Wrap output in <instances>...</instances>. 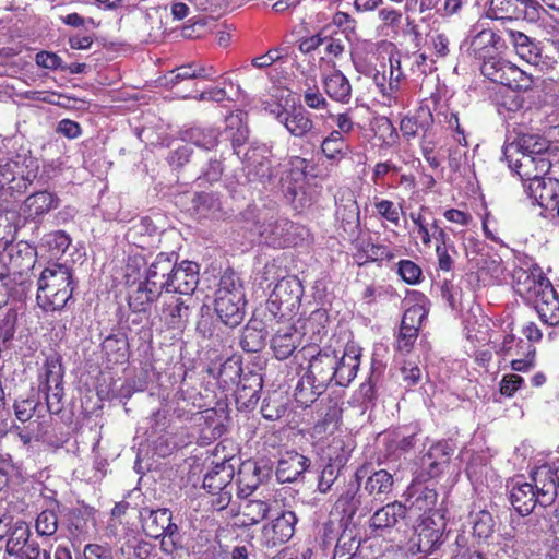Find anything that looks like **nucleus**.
I'll return each instance as SVG.
<instances>
[{
  "instance_id": "a878e982",
  "label": "nucleus",
  "mask_w": 559,
  "mask_h": 559,
  "mask_svg": "<svg viewBox=\"0 0 559 559\" xmlns=\"http://www.w3.org/2000/svg\"><path fill=\"white\" fill-rule=\"evenodd\" d=\"M177 260L178 255L175 252L157 254L146 272L145 281L148 285L157 287L163 293L165 290L163 282H166L167 277L171 276Z\"/></svg>"
},
{
  "instance_id": "a211bd4d",
  "label": "nucleus",
  "mask_w": 559,
  "mask_h": 559,
  "mask_svg": "<svg viewBox=\"0 0 559 559\" xmlns=\"http://www.w3.org/2000/svg\"><path fill=\"white\" fill-rule=\"evenodd\" d=\"M542 492L538 487L530 483L516 481L510 491V502L521 515H528L537 503L542 507L548 504L542 502Z\"/></svg>"
},
{
  "instance_id": "79ce46f5",
  "label": "nucleus",
  "mask_w": 559,
  "mask_h": 559,
  "mask_svg": "<svg viewBox=\"0 0 559 559\" xmlns=\"http://www.w3.org/2000/svg\"><path fill=\"white\" fill-rule=\"evenodd\" d=\"M337 364L338 366H335V384L347 386L357 374L359 356L354 350L344 353L341 358L337 356Z\"/></svg>"
},
{
  "instance_id": "37998d69",
  "label": "nucleus",
  "mask_w": 559,
  "mask_h": 559,
  "mask_svg": "<svg viewBox=\"0 0 559 559\" xmlns=\"http://www.w3.org/2000/svg\"><path fill=\"white\" fill-rule=\"evenodd\" d=\"M536 348L533 344L519 338L510 353L511 368L514 371H527L535 365Z\"/></svg>"
},
{
  "instance_id": "6e6d98bb",
  "label": "nucleus",
  "mask_w": 559,
  "mask_h": 559,
  "mask_svg": "<svg viewBox=\"0 0 559 559\" xmlns=\"http://www.w3.org/2000/svg\"><path fill=\"white\" fill-rule=\"evenodd\" d=\"M438 493L436 489L424 487L417 492L412 506L416 509L424 511V515L432 514L433 511H438L435 509L437 503Z\"/></svg>"
},
{
  "instance_id": "412c9836",
  "label": "nucleus",
  "mask_w": 559,
  "mask_h": 559,
  "mask_svg": "<svg viewBox=\"0 0 559 559\" xmlns=\"http://www.w3.org/2000/svg\"><path fill=\"white\" fill-rule=\"evenodd\" d=\"M406 514L407 509L403 503L399 501L388 503L372 514L369 520L370 527L380 534L390 532L405 520Z\"/></svg>"
},
{
  "instance_id": "a18cd8bd",
  "label": "nucleus",
  "mask_w": 559,
  "mask_h": 559,
  "mask_svg": "<svg viewBox=\"0 0 559 559\" xmlns=\"http://www.w3.org/2000/svg\"><path fill=\"white\" fill-rule=\"evenodd\" d=\"M102 348L109 364H123L128 360V342L122 335L107 336Z\"/></svg>"
},
{
  "instance_id": "774afa93",
  "label": "nucleus",
  "mask_w": 559,
  "mask_h": 559,
  "mask_svg": "<svg viewBox=\"0 0 559 559\" xmlns=\"http://www.w3.org/2000/svg\"><path fill=\"white\" fill-rule=\"evenodd\" d=\"M429 45L437 58L444 59L450 55V39L443 33H436L430 35Z\"/></svg>"
},
{
  "instance_id": "7c9ffc66",
  "label": "nucleus",
  "mask_w": 559,
  "mask_h": 559,
  "mask_svg": "<svg viewBox=\"0 0 559 559\" xmlns=\"http://www.w3.org/2000/svg\"><path fill=\"white\" fill-rule=\"evenodd\" d=\"M241 372V362L237 357H229L219 366L212 365L207 368V373L217 379L219 385L224 389L239 385Z\"/></svg>"
},
{
  "instance_id": "58836bf2",
  "label": "nucleus",
  "mask_w": 559,
  "mask_h": 559,
  "mask_svg": "<svg viewBox=\"0 0 559 559\" xmlns=\"http://www.w3.org/2000/svg\"><path fill=\"white\" fill-rule=\"evenodd\" d=\"M493 48L495 50H501L506 48V38L500 34L495 33L491 29H483L478 32L471 43V50L475 57L486 59L487 49Z\"/></svg>"
},
{
  "instance_id": "c03bdc74",
  "label": "nucleus",
  "mask_w": 559,
  "mask_h": 559,
  "mask_svg": "<svg viewBox=\"0 0 559 559\" xmlns=\"http://www.w3.org/2000/svg\"><path fill=\"white\" fill-rule=\"evenodd\" d=\"M57 509H59V502L53 501L51 508H47L37 514L34 526L39 537H52L56 535L59 527Z\"/></svg>"
},
{
  "instance_id": "9b49d317",
  "label": "nucleus",
  "mask_w": 559,
  "mask_h": 559,
  "mask_svg": "<svg viewBox=\"0 0 559 559\" xmlns=\"http://www.w3.org/2000/svg\"><path fill=\"white\" fill-rule=\"evenodd\" d=\"M297 516L293 511H284L261 531L260 542L265 548H275L287 543L295 533Z\"/></svg>"
},
{
  "instance_id": "5fc2aeb1",
  "label": "nucleus",
  "mask_w": 559,
  "mask_h": 559,
  "mask_svg": "<svg viewBox=\"0 0 559 559\" xmlns=\"http://www.w3.org/2000/svg\"><path fill=\"white\" fill-rule=\"evenodd\" d=\"M346 150L347 145L341 131H332L321 143V151L329 159H341Z\"/></svg>"
},
{
  "instance_id": "423d86ee",
  "label": "nucleus",
  "mask_w": 559,
  "mask_h": 559,
  "mask_svg": "<svg viewBox=\"0 0 559 559\" xmlns=\"http://www.w3.org/2000/svg\"><path fill=\"white\" fill-rule=\"evenodd\" d=\"M271 112L275 116L276 120L285 127L288 133L295 138L318 141L319 132L310 117V114L302 107H292L286 109L280 105L275 106Z\"/></svg>"
},
{
  "instance_id": "72a5a7b5",
  "label": "nucleus",
  "mask_w": 559,
  "mask_h": 559,
  "mask_svg": "<svg viewBox=\"0 0 559 559\" xmlns=\"http://www.w3.org/2000/svg\"><path fill=\"white\" fill-rule=\"evenodd\" d=\"M530 0H491L488 16L495 20H518L526 14Z\"/></svg>"
},
{
  "instance_id": "338daca9",
  "label": "nucleus",
  "mask_w": 559,
  "mask_h": 559,
  "mask_svg": "<svg viewBox=\"0 0 559 559\" xmlns=\"http://www.w3.org/2000/svg\"><path fill=\"white\" fill-rule=\"evenodd\" d=\"M286 412L283 403H280L275 397L269 396L263 400L261 406L262 416L269 420H276L281 418Z\"/></svg>"
},
{
  "instance_id": "603ef678",
  "label": "nucleus",
  "mask_w": 559,
  "mask_h": 559,
  "mask_svg": "<svg viewBox=\"0 0 559 559\" xmlns=\"http://www.w3.org/2000/svg\"><path fill=\"white\" fill-rule=\"evenodd\" d=\"M341 415L342 409L336 403L329 405L322 417L314 425V433L319 436L332 435L338 428Z\"/></svg>"
},
{
  "instance_id": "2eb2a0df",
  "label": "nucleus",
  "mask_w": 559,
  "mask_h": 559,
  "mask_svg": "<svg viewBox=\"0 0 559 559\" xmlns=\"http://www.w3.org/2000/svg\"><path fill=\"white\" fill-rule=\"evenodd\" d=\"M193 296H166L164 299L163 318L170 329L182 330L189 320L191 310L195 307Z\"/></svg>"
},
{
  "instance_id": "9d476101",
  "label": "nucleus",
  "mask_w": 559,
  "mask_h": 559,
  "mask_svg": "<svg viewBox=\"0 0 559 559\" xmlns=\"http://www.w3.org/2000/svg\"><path fill=\"white\" fill-rule=\"evenodd\" d=\"M325 456L328 463L324 465L318 480V490L326 493L338 478L342 468L346 465L349 452L344 449V441L334 439L328 447Z\"/></svg>"
},
{
  "instance_id": "20e7f679",
  "label": "nucleus",
  "mask_w": 559,
  "mask_h": 559,
  "mask_svg": "<svg viewBox=\"0 0 559 559\" xmlns=\"http://www.w3.org/2000/svg\"><path fill=\"white\" fill-rule=\"evenodd\" d=\"M39 165L31 151L21 147L0 160V188H8L12 194L26 192L37 177Z\"/></svg>"
},
{
  "instance_id": "c9c22d12",
  "label": "nucleus",
  "mask_w": 559,
  "mask_h": 559,
  "mask_svg": "<svg viewBox=\"0 0 559 559\" xmlns=\"http://www.w3.org/2000/svg\"><path fill=\"white\" fill-rule=\"evenodd\" d=\"M162 296V292L157 287L141 282L138 287L129 293L128 304L133 312H146L152 304Z\"/></svg>"
},
{
  "instance_id": "39448f33",
  "label": "nucleus",
  "mask_w": 559,
  "mask_h": 559,
  "mask_svg": "<svg viewBox=\"0 0 559 559\" xmlns=\"http://www.w3.org/2000/svg\"><path fill=\"white\" fill-rule=\"evenodd\" d=\"M445 526V519L441 511L423 515L409 540L411 550L416 548L418 552L431 554L441 544Z\"/></svg>"
},
{
  "instance_id": "f3484780",
  "label": "nucleus",
  "mask_w": 559,
  "mask_h": 559,
  "mask_svg": "<svg viewBox=\"0 0 559 559\" xmlns=\"http://www.w3.org/2000/svg\"><path fill=\"white\" fill-rule=\"evenodd\" d=\"M527 195L546 210L559 209V180L542 177L530 183H524Z\"/></svg>"
},
{
  "instance_id": "1a4fd4ad",
  "label": "nucleus",
  "mask_w": 559,
  "mask_h": 559,
  "mask_svg": "<svg viewBox=\"0 0 559 559\" xmlns=\"http://www.w3.org/2000/svg\"><path fill=\"white\" fill-rule=\"evenodd\" d=\"M270 154L271 151L265 144L251 143L242 158L249 181L265 183L274 177Z\"/></svg>"
},
{
  "instance_id": "bb28decb",
  "label": "nucleus",
  "mask_w": 559,
  "mask_h": 559,
  "mask_svg": "<svg viewBox=\"0 0 559 559\" xmlns=\"http://www.w3.org/2000/svg\"><path fill=\"white\" fill-rule=\"evenodd\" d=\"M139 516L145 534L151 538L158 539L164 534L163 528L169 518H173V513L167 508L152 509L142 507L139 511Z\"/></svg>"
},
{
  "instance_id": "e2e57ef3",
  "label": "nucleus",
  "mask_w": 559,
  "mask_h": 559,
  "mask_svg": "<svg viewBox=\"0 0 559 559\" xmlns=\"http://www.w3.org/2000/svg\"><path fill=\"white\" fill-rule=\"evenodd\" d=\"M43 554L44 559H50V552L43 550L37 540L33 539L24 547H17L10 557L14 559H40Z\"/></svg>"
},
{
  "instance_id": "864d4df0",
  "label": "nucleus",
  "mask_w": 559,
  "mask_h": 559,
  "mask_svg": "<svg viewBox=\"0 0 559 559\" xmlns=\"http://www.w3.org/2000/svg\"><path fill=\"white\" fill-rule=\"evenodd\" d=\"M360 499L361 497L358 495V486L356 488H349L338 497L335 502V508L341 511L343 518L350 521L361 504Z\"/></svg>"
},
{
  "instance_id": "09e8293b",
  "label": "nucleus",
  "mask_w": 559,
  "mask_h": 559,
  "mask_svg": "<svg viewBox=\"0 0 559 559\" xmlns=\"http://www.w3.org/2000/svg\"><path fill=\"white\" fill-rule=\"evenodd\" d=\"M226 130L230 132L234 153L240 154L239 148L248 141L249 128L243 120V114H231L226 118Z\"/></svg>"
},
{
  "instance_id": "c85d7f7f",
  "label": "nucleus",
  "mask_w": 559,
  "mask_h": 559,
  "mask_svg": "<svg viewBox=\"0 0 559 559\" xmlns=\"http://www.w3.org/2000/svg\"><path fill=\"white\" fill-rule=\"evenodd\" d=\"M59 198L47 190L35 192L24 201L23 211L28 218H36L59 206Z\"/></svg>"
},
{
  "instance_id": "f704fd0d",
  "label": "nucleus",
  "mask_w": 559,
  "mask_h": 559,
  "mask_svg": "<svg viewBox=\"0 0 559 559\" xmlns=\"http://www.w3.org/2000/svg\"><path fill=\"white\" fill-rule=\"evenodd\" d=\"M323 87L328 96L335 102L347 104L352 97V85L340 70L323 76Z\"/></svg>"
},
{
  "instance_id": "f257e3e1",
  "label": "nucleus",
  "mask_w": 559,
  "mask_h": 559,
  "mask_svg": "<svg viewBox=\"0 0 559 559\" xmlns=\"http://www.w3.org/2000/svg\"><path fill=\"white\" fill-rule=\"evenodd\" d=\"M549 142L538 134H521L503 150L509 168L525 183L546 176L551 163L547 156Z\"/></svg>"
},
{
  "instance_id": "4be33fe9",
  "label": "nucleus",
  "mask_w": 559,
  "mask_h": 559,
  "mask_svg": "<svg viewBox=\"0 0 559 559\" xmlns=\"http://www.w3.org/2000/svg\"><path fill=\"white\" fill-rule=\"evenodd\" d=\"M67 530L73 543H82L95 528L90 510L72 508L66 514Z\"/></svg>"
},
{
  "instance_id": "ea45409f",
  "label": "nucleus",
  "mask_w": 559,
  "mask_h": 559,
  "mask_svg": "<svg viewBox=\"0 0 559 559\" xmlns=\"http://www.w3.org/2000/svg\"><path fill=\"white\" fill-rule=\"evenodd\" d=\"M502 36L506 38V44L509 43L514 48L515 52L527 62L535 61L538 57V48L534 41L524 33L513 29L502 31Z\"/></svg>"
},
{
  "instance_id": "de8ad7c7",
  "label": "nucleus",
  "mask_w": 559,
  "mask_h": 559,
  "mask_svg": "<svg viewBox=\"0 0 559 559\" xmlns=\"http://www.w3.org/2000/svg\"><path fill=\"white\" fill-rule=\"evenodd\" d=\"M416 312L415 309H408L403 316L396 345L402 353H409L417 338L418 329L413 324Z\"/></svg>"
},
{
  "instance_id": "bf43d9fd",
  "label": "nucleus",
  "mask_w": 559,
  "mask_h": 559,
  "mask_svg": "<svg viewBox=\"0 0 559 559\" xmlns=\"http://www.w3.org/2000/svg\"><path fill=\"white\" fill-rule=\"evenodd\" d=\"M257 388L247 389L245 384H239L236 390V402L241 408H253L259 402V391L262 388L261 379H257Z\"/></svg>"
},
{
  "instance_id": "2f4dec72",
  "label": "nucleus",
  "mask_w": 559,
  "mask_h": 559,
  "mask_svg": "<svg viewBox=\"0 0 559 559\" xmlns=\"http://www.w3.org/2000/svg\"><path fill=\"white\" fill-rule=\"evenodd\" d=\"M234 476V466L228 461H224L216 464L205 474L203 487L209 493H215L216 490H224L225 488L233 487L231 481Z\"/></svg>"
},
{
  "instance_id": "5701e85b",
  "label": "nucleus",
  "mask_w": 559,
  "mask_h": 559,
  "mask_svg": "<svg viewBox=\"0 0 559 559\" xmlns=\"http://www.w3.org/2000/svg\"><path fill=\"white\" fill-rule=\"evenodd\" d=\"M302 286L296 277H284L277 282L271 295L272 302L292 311L300 304Z\"/></svg>"
},
{
  "instance_id": "7ed1b4c3",
  "label": "nucleus",
  "mask_w": 559,
  "mask_h": 559,
  "mask_svg": "<svg viewBox=\"0 0 559 559\" xmlns=\"http://www.w3.org/2000/svg\"><path fill=\"white\" fill-rule=\"evenodd\" d=\"M245 292L239 276L226 271L219 281L215 298V311L222 322L230 328L239 325L245 318Z\"/></svg>"
},
{
  "instance_id": "e433bc0d",
  "label": "nucleus",
  "mask_w": 559,
  "mask_h": 559,
  "mask_svg": "<svg viewBox=\"0 0 559 559\" xmlns=\"http://www.w3.org/2000/svg\"><path fill=\"white\" fill-rule=\"evenodd\" d=\"M267 475L257 463L247 462L241 465L237 484L239 495L247 497L251 495Z\"/></svg>"
},
{
  "instance_id": "aec40b11",
  "label": "nucleus",
  "mask_w": 559,
  "mask_h": 559,
  "mask_svg": "<svg viewBox=\"0 0 559 559\" xmlns=\"http://www.w3.org/2000/svg\"><path fill=\"white\" fill-rule=\"evenodd\" d=\"M531 477L542 492V502L551 504L559 490V462L537 467Z\"/></svg>"
},
{
  "instance_id": "c756f323",
  "label": "nucleus",
  "mask_w": 559,
  "mask_h": 559,
  "mask_svg": "<svg viewBox=\"0 0 559 559\" xmlns=\"http://www.w3.org/2000/svg\"><path fill=\"white\" fill-rule=\"evenodd\" d=\"M267 335L265 323L259 319H251L242 330L240 346L248 353H258L264 348Z\"/></svg>"
},
{
  "instance_id": "680f3d73",
  "label": "nucleus",
  "mask_w": 559,
  "mask_h": 559,
  "mask_svg": "<svg viewBox=\"0 0 559 559\" xmlns=\"http://www.w3.org/2000/svg\"><path fill=\"white\" fill-rule=\"evenodd\" d=\"M17 527H20V530L15 528V534L10 536V539L5 543L7 555L12 554L17 547H24L33 540V538H31V528L26 522L24 524H19Z\"/></svg>"
},
{
  "instance_id": "4d7b16f0",
  "label": "nucleus",
  "mask_w": 559,
  "mask_h": 559,
  "mask_svg": "<svg viewBox=\"0 0 559 559\" xmlns=\"http://www.w3.org/2000/svg\"><path fill=\"white\" fill-rule=\"evenodd\" d=\"M17 313L15 310H7L0 318V352L2 346H7L15 333Z\"/></svg>"
},
{
  "instance_id": "dca6fc26",
  "label": "nucleus",
  "mask_w": 559,
  "mask_h": 559,
  "mask_svg": "<svg viewBox=\"0 0 559 559\" xmlns=\"http://www.w3.org/2000/svg\"><path fill=\"white\" fill-rule=\"evenodd\" d=\"M355 478L358 484V487L361 486V481L366 478L364 483V490L372 496L374 499L381 500L383 496H388L393 488V476L385 469L374 471L369 474V466H361L355 473Z\"/></svg>"
},
{
  "instance_id": "a19ab883",
  "label": "nucleus",
  "mask_w": 559,
  "mask_h": 559,
  "mask_svg": "<svg viewBox=\"0 0 559 559\" xmlns=\"http://www.w3.org/2000/svg\"><path fill=\"white\" fill-rule=\"evenodd\" d=\"M181 136L198 147L211 151L218 144L219 131L215 128L192 127L182 131Z\"/></svg>"
},
{
  "instance_id": "cd10ccee",
  "label": "nucleus",
  "mask_w": 559,
  "mask_h": 559,
  "mask_svg": "<svg viewBox=\"0 0 559 559\" xmlns=\"http://www.w3.org/2000/svg\"><path fill=\"white\" fill-rule=\"evenodd\" d=\"M335 215L344 231L353 234L359 228L360 211L353 193L343 194L336 201Z\"/></svg>"
},
{
  "instance_id": "3c124183",
  "label": "nucleus",
  "mask_w": 559,
  "mask_h": 559,
  "mask_svg": "<svg viewBox=\"0 0 559 559\" xmlns=\"http://www.w3.org/2000/svg\"><path fill=\"white\" fill-rule=\"evenodd\" d=\"M270 512V506L262 500H249L242 506V525L250 526L260 523Z\"/></svg>"
},
{
  "instance_id": "13d9d810",
  "label": "nucleus",
  "mask_w": 559,
  "mask_h": 559,
  "mask_svg": "<svg viewBox=\"0 0 559 559\" xmlns=\"http://www.w3.org/2000/svg\"><path fill=\"white\" fill-rule=\"evenodd\" d=\"M495 520L490 512L481 510L473 520V532L479 538H488L493 533Z\"/></svg>"
},
{
  "instance_id": "f8f14e48",
  "label": "nucleus",
  "mask_w": 559,
  "mask_h": 559,
  "mask_svg": "<svg viewBox=\"0 0 559 559\" xmlns=\"http://www.w3.org/2000/svg\"><path fill=\"white\" fill-rule=\"evenodd\" d=\"M538 296L535 309L540 320L549 326H559V297L550 282L540 277L537 285L533 281Z\"/></svg>"
},
{
  "instance_id": "4468645a",
  "label": "nucleus",
  "mask_w": 559,
  "mask_h": 559,
  "mask_svg": "<svg viewBox=\"0 0 559 559\" xmlns=\"http://www.w3.org/2000/svg\"><path fill=\"white\" fill-rule=\"evenodd\" d=\"M481 73L495 83L511 88L523 87L520 80L523 79L524 72L508 61L489 58L484 61L481 66Z\"/></svg>"
},
{
  "instance_id": "052dcab7",
  "label": "nucleus",
  "mask_w": 559,
  "mask_h": 559,
  "mask_svg": "<svg viewBox=\"0 0 559 559\" xmlns=\"http://www.w3.org/2000/svg\"><path fill=\"white\" fill-rule=\"evenodd\" d=\"M162 535V548L166 552H173L178 547H181V535L179 533L178 525L173 522V518H169Z\"/></svg>"
},
{
  "instance_id": "6e6552de",
  "label": "nucleus",
  "mask_w": 559,
  "mask_h": 559,
  "mask_svg": "<svg viewBox=\"0 0 559 559\" xmlns=\"http://www.w3.org/2000/svg\"><path fill=\"white\" fill-rule=\"evenodd\" d=\"M44 368L45 374L41 385L46 395L47 408L51 414H59L63 408L62 366L58 358L49 357Z\"/></svg>"
},
{
  "instance_id": "49530a36",
  "label": "nucleus",
  "mask_w": 559,
  "mask_h": 559,
  "mask_svg": "<svg viewBox=\"0 0 559 559\" xmlns=\"http://www.w3.org/2000/svg\"><path fill=\"white\" fill-rule=\"evenodd\" d=\"M433 118L429 109L420 108L412 117L402 119L400 129L405 136H415L420 131L426 132L432 124Z\"/></svg>"
},
{
  "instance_id": "b1692460",
  "label": "nucleus",
  "mask_w": 559,
  "mask_h": 559,
  "mask_svg": "<svg viewBox=\"0 0 559 559\" xmlns=\"http://www.w3.org/2000/svg\"><path fill=\"white\" fill-rule=\"evenodd\" d=\"M453 453L452 445L447 441L433 444L421 457V467L429 478L439 476L448 466Z\"/></svg>"
},
{
  "instance_id": "6ab92c4d",
  "label": "nucleus",
  "mask_w": 559,
  "mask_h": 559,
  "mask_svg": "<svg viewBox=\"0 0 559 559\" xmlns=\"http://www.w3.org/2000/svg\"><path fill=\"white\" fill-rule=\"evenodd\" d=\"M295 226L286 218L271 216L259 226V234L272 246L289 247L293 245L292 229Z\"/></svg>"
},
{
  "instance_id": "8fccbe9b",
  "label": "nucleus",
  "mask_w": 559,
  "mask_h": 559,
  "mask_svg": "<svg viewBox=\"0 0 559 559\" xmlns=\"http://www.w3.org/2000/svg\"><path fill=\"white\" fill-rule=\"evenodd\" d=\"M71 238L63 230H55L45 234L39 242V248L57 257L63 253L70 246Z\"/></svg>"
},
{
  "instance_id": "0e129e2a",
  "label": "nucleus",
  "mask_w": 559,
  "mask_h": 559,
  "mask_svg": "<svg viewBox=\"0 0 559 559\" xmlns=\"http://www.w3.org/2000/svg\"><path fill=\"white\" fill-rule=\"evenodd\" d=\"M399 274L404 282L415 285L420 282L421 269L411 260H402L399 262Z\"/></svg>"
},
{
  "instance_id": "393cba45",
  "label": "nucleus",
  "mask_w": 559,
  "mask_h": 559,
  "mask_svg": "<svg viewBox=\"0 0 559 559\" xmlns=\"http://www.w3.org/2000/svg\"><path fill=\"white\" fill-rule=\"evenodd\" d=\"M310 466V460L298 452H286L278 461L276 477L280 483L297 480Z\"/></svg>"
},
{
  "instance_id": "0eeeda50",
  "label": "nucleus",
  "mask_w": 559,
  "mask_h": 559,
  "mask_svg": "<svg viewBox=\"0 0 559 559\" xmlns=\"http://www.w3.org/2000/svg\"><path fill=\"white\" fill-rule=\"evenodd\" d=\"M335 366L337 364V354L331 348H324L312 356L308 366V381L317 391L313 394H320L335 378Z\"/></svg>"
},
{
  "instance_id": "ddd939ff",
  "label": "nucleus",
  "mask_w": 559,
  "mask_h": 559,
  "mask_svg": "<svg viewBox=\"0 0 559 559\" xmlns=\"http://www.w3.org/2000/svg\"><path fill=\"white\" fill-rule=\"evenodd\" d=\"M199 283V265L195 262H176L175 270L166 282H163L166 293H177L179 296H192Z\"/></svg>"
},
{
  "instance_id": "f03ea898",
  "label": "nucleus",
  "mask_w": 559,
  "mask_h": 559,
  "mask_svg": "<svg viewBox=\"0 0 559 559\" xmlns=\"http://www.w3.org/2000/svg\"><path fill=\"white\" fill-rule=\"evenodd\" d=\"M38 306L45 311H59L72 297V274L63 264L47 266L37 281Z\"/></svg>"
},
{
  "instance_id": "473e14b6",
  "label": "nucleus",
  "mask_w": 559,
  "mask_h": 559,
  "mask_svg": "<svg viewBox=\"0 0 559 559\" xmlns=\"http://www.w3.org/2000/svg\"><path fill=\"white\" fill-rule=\"evenodd\" d=\"M194 164L199 167L197 180L201 183H214L222 178L224 166L221 158L199 152L194 156Z\"/></svg>"
},
{
  "instance_id": "4c0bfd02",
  "label": "nucleus",
  "mask_w": 559,
  "mask_h": 559,
  "mask_svg": "<svg viewBox=\"0 0 559 559\" xmlns=\"http://www.w3.org/2000/svg\"><path fill=\"white\" fill-rule=\"evenodd\" d=\"M299 344V334L293 326H286L276 332L271 341L275 357L280 360L288 358Z\"/></svg>"
},
{
  "instance_id": "69168bd1",
  "label": "nucleus",
  "mask_w": 559,
  "mask_h": 559,
  "mask_svg": "<svg viewBox=\"0 0 559 559\" xmlns=\"http://www.w3.org/2000/svg\"><path fill=\"white\" fill-rule=\"evenodd\" d=\"M345 538V535L338 538L333 559H350L357 550L359 543L353 537H349L347 540Z\"/></svg>"
}]
</instances>
